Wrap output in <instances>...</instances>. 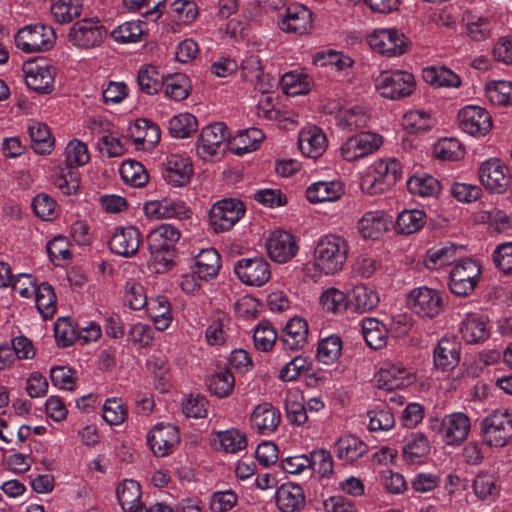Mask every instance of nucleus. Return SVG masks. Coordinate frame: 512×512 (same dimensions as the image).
I'll use <instances>...</instances> for the list:
<instances>
[{
    "label": "nucleus",
    "mask_w": 512,
    "mask_h": 512,
    "mask_svg": "<svg viewBox=\"0 0 512 512\" xmlns=\"http://www.w3.org/2000/svg\"><path fill=\"white\" fill-rule=\"evenodd\" d=\"M107 30L98 18H83L69 29L68 41L80 49H92L102 44Z\"/></svg>",
    "instance_id": "423d86ee"
},
{
    "label": "nucleus",
    "mask_w": 512,
    "mask_h": 512,
    "mask_svg": "<svg viewBox=\"0 0 512 512\" xmlns=\"http://www.w3.org/2000/svg\"><path fill=\"white\" fill-rule=\"evenodd\" d=\"M486 96L494 105L512 104V82L500 80L487 83Z\"/></svg>",
    "instance_id": "bf43d9fd"
},
{
    "label": "nucleus",
    "mask_w": 512,
    "mask_h": 512,
    "mask_svg": "<svg viewBox=\"0 0 512 512\" xmlns=\"http://www.w3.org/2000/svg\"><path fill=\"white\" fill-rule=\"evenodd\" d=\"M163 76L153 66H147L138 71L137 83L140 90L146 94L153 95L162 88Z\"/></svg>",
    "instance_id": "680f3d73"
},
{
    "label": "nucleus",
    "mask_w": 512,
    "mask_h": 512,
    "mask_svg": "<svg viewBox=\"0 0 512 512\" xmlns=\"http://www.w3.org/2000/svg\"><path fill=\"white\" fill-rule=\"evenodd\" d=\"M376 88L382 97L399 100L414 93L416 80L408 71H385L376 79Z\"/></svg>",
    "instance_id": "39448f33"
},
{
    "label": "nucleus",
    "mask_w": 512,
    "mask_h": 512,
    "mask_svg": "<svg viewBox=\"0 0 512 512\" xmlns=\"http://www.w3.org/2000/svg\"><path fill=\"white\" fill-rule=\"evenodd\" d=\"M458 247L451 243L438 244L427 251L425 266L437 270L456 262Z\"/></svg>",
    "instance_id": "ea45409f"
},
{
    "label": "nucleus",
    "mask_w": 512,
    "mask_h": 512,
    "mask_svg": "<svg viewBox=\"0 0 512 512\" xmlns=\"http://www.w3.org/2000/svg\"><path fill=\"white\" fill-rule=\"evenodd\" d=\"M234 272L243 284L253 287H261L271 278L270 264L263 257L238 260Z\"/></svg>",
    "instance_id": "ddd939ff"
},
{
    "label": "nucleus",
    "mask_w": 512,
    "mask_h": 512,
    "mask_svg": "<svg viewBox=\"0 0 512 512\" xmlns=\"http://www.w3.org/2000/svg\"><path fill=\"white\" fill-rule=\"evenodd\" d=\"M433 152L436 158L457 161L465 154L463 144L455 137H443L435 143Z\"/></svg>",
    "instance_id": "603ef678"
},
{
    "label": "nucleus",
    "mask_w": 512,
    "mask_h": 512,
    "mask_svg": "<svg viewBox=\"0 0 512 512\" xmlns=\"http://www.w3.org/2000/svg\"><path fill=\"white\" fill-rule=\"evenodd\" d=\"M65 158L67 167L83 166L90 160V155L86 144L78 139L71 140L65 148Z\"/></svg>",
    "instance_id": "e2e57ef3"
},
{
    "label": "nucleus",
    "mask_w": 512,
    "mask_h": 512,
    "mask_svg": "<svg viewBox=\"0 0 512 512\" xmlns=\"http://www.w3.org/2000/svg\"><path fill=\"white\" fill-rule=\"evenodd\" d=\"M481 267L477 261L464 258L456 262L450 271L449 288L457 296L471 294L479 282Z\"/></svg>",
    "instance_id": "0eeeda50"
},
{
    "label": "nucleus",
    "mask_w": 512,
    "mask_h": 512,
    "mask_svg": "<svg viewBox=\"0 0 512 512\" xmlns=\"http://www.w3.org/2000/svg\"><path fill=\"white\" fill-rule=\"evenodd\" d=\"M458 122L464 128H491L492 117L483 107L467 105L458 112Z\"/></svg>",
    "instance_id": "58836bf2"
},
{
    "label": "nucleus",
    "mask_w": 512,
    "mask_h": 512,
    "mask_svg": "<svg viewBox=\"0 0 512 512\" xmlns=\"http://www.w3.org/2000/svg\"><path fill=\"white\" fill-rule=\"evenodd\" d=\"M210 442L216 450L229 454H235L247 447L245 433L235 428L212 432Z\"/></svg>",
    "instance_id": "c756f323"
},
{
    "label": "nucleus",
    "mask_w": 512,
    "mask_h": 512,
    "mask_svg": "<svg viewBox=\"0 0 512 512\" xmlns=\"http://www.w3.org/2000/svg\"><path fill=\"white\" fill-rule=\"evenodd\" d=\"M180 231L172 224H161L152 229L147 242L151 253L168 252L180 239Z\"/></svg>",
    "instance_id": "cd10ccee"
},
{
    "label": "nucleus",
    "mask_w": 512,
    "mask_h": 512,
    "mask_svg": "<svg viewBox=\"0 0 512 512\" xmlns=\"http://www.w3.org/2000/svg\"><path fill=\"white\" fill-rule=\"evenodd\" d=\"M55 41L54 29L42 23L26 25L15 35L16 46L25 53L48 51Z\"/></svg>",
    "instance_id": "20e7f679"
},
{
    "label": "nucleus",
    "mask_w": 512,
    "mask_h": 512,
    "mask_svg": "<svg viewBox=\"0 0 512 512\" xmlns=\"http://www.w3.org/2000/svg\"><path fill=\"white\" fill-rule=\"evenodd\" d=\"M301 153L310 158L321 156L327 148V137L323 130H301L298 138Z\"/></svg>",
    "instance_id": "4c0bfd02"
},
{
    "label": "nucleus",
    "mask_w": 512,
    "mask_h": 512,
    "mask_svg": "<svg viewBox=\"0 0 512 512\" xmlns=\"http://www.w3.org/2000/svg\"><path fill=\"white\" fill-rule=\"evenodd\" d=\"M342 341L337 335H330L322 339L317 347V359L325 364H333L341 355Z\"/></svg>",
    "instance_id": "4d7b16f0"
},
{
    "label": "nucleus",
    "mask_w": 512,
    "mask_h": 512,
    "mask_svg": "<svg viewBox=\"0 0 512 512\" xmlns=\"http://www.w3.org/2000/svg\"><path fill=\"white\" fill-rule=\"evenodd\" d=\"M265 247L269 257L278 263H285L297 253L293 236L285 231L275 230L268 236Z\"/></svg>",
    "instance_id": "aec40b11"
},
{
    "label": "nucleus",
    "mask_w": 512,
    "mask_h": 512,
    "mask_svg": "<svg viewBox=\"0 0 512 512\" xmlns=\"http://www.w3.org/2000/svg\"><path fill=\"white\" fill-rule=\"evenodd\" d=\"M308 340V323L300 317L291 318L285 325L281 342L284 349L298 351L306 345Z\"/></svg>",
    "instance_id": "c85d7f7f"
},
{
    "label": "nucleus",
    "mask_w": 512,
    "mask_h": 512,
    "mask_svg": "<svg viewBox=\"0 0 512 512\" xmlns=\"http://www.w3.org/2000/svg\"><path fill=\"white\" fill-rule=\"evenodd\" d=\"M391 224V218L382 210L366 212L358 221V231L365 239H379Z\"/></svg>",
    "instance_id": "a878e982"
},
{
    "label": "nucleus",
    "mask_w": 512,
    "mask_h": 512,
    "mask_svg": "<svg viewBox=\"0 0 512 512\" xmlns=\"http://www.w3.org/2000/svg\"><path fill=\"white\" fill-rule=\"evenodd\" d=\"M279 84L286 95L298 96L310 91L311 79L306 74L292 71L285 73L279 80Z\"/></svg>",
    "instance_id": "de8ad7c7"
},
{
    "label": "nucleus",
    "mask_w": 512,
    "mask_h": 512,
    "mask_svg": "<svg viewBox=\"0 0 512 512\" xmlns=\"http://www.w3.org/2000/svg\"><path fill=\"white\" fill-rule=\"evenodd\" d=\"M207 404V399L204 396L189 394L182 399V412L188 418H205L207 416Z\"/></svg>",
    "instance_id": "774afa93"
},
{
    "label": "nucleus",
    "mask_w": 512,
    "mask_h": 512,
    "mask_svg": "<svg viewBox=\"0 0 512 512\" xmlns=\"http://www.w3.org/2000/svg\"><path fill=\"white\" fill-rule=\"evenodd\" d=\"M423 80L435 87H459L461 84L460 77L452 70L441 67H426L422 71Z\"/></svg>",
    "instance_id": "a18cd8bd"
},
{
    "label": "nucleus",
    "mask_w": 512,
    "mask_h": 512,
    "mask_svg": "<svg viewBox=\"0 0 512 512\" xmlns=\"http://www.w3.org/2000/svg\"><path fill=\"white\" fill-rule=\"evenodd\" d=\"M320 304L326 311L342 312L349 308V296L337 288H328L322 292Z\"/></svg>",
    "instance_id": "052dcab7"
},
{
    "label": "nucleus",
    "mask_w": 512,
    "mask_h": 512,
    "mask_svg": "<svg viewBox=\"0 0 512 512\" xmlns=\"http://www.w3.org/2000/svg\"><path fill=\"white\" fill-rule=\"evenodd\" d=\"M431 451L428 437L419 431L408 434L404 439L402 455L408 464H423Z\"/></svg>",
    "instance_id": "b1692460"
},
{
    "label": "nucleus",
    "mask_w": 512,
    "mask_h": 512,
    "mask_svg": "<svg viewBox=\"0 0 512 512\" xmlns=\"http://www.w3.org/2000/svg\"><path fill=\"white\" fill-rule=\"evenodd\" d=\"M349 308L357 313H365L377 307L380 299L378 292L371 286L358 284L349 294Z\"/></svg>",
    "instance_id": "72a5a7b5"
},
{
    "label": "nucleus",
    "mask_w": 512,
    "mask_h": 512,
    "mask_svg": "<svg viewBox=\"0 0 512 512\" xmlns=\"http://www.w3.org/2000/svg\"><path fill=\"white\" fill-rule=\"evenodd\" d=\"M263 130H239L238 135L233 138V150L237 155L252 152L259 147L264 140Z\"/></svg>",
    "instance_id": "864d4df0"
},
{
    "label": "nucleus",
    "mask_w": 512,
    "mask_h": 512,
    "mask_svg": "<svg viewBox=\"0 0 512 512\" xmlns=\"http://www.w3.org/2000/svg\"><path fill=\"white\" fill-rule=\"evenodd\" d=\"M277 333L274 327L267 321H261L254 329L253 341L256 349L267 352L276 342Z\"/></svg>",
    "instance_id": "0e129e2a"
},
{
    "label": "nucleus",
    "mask_w": 512,
    "mask_h": 512,
    "mask_svg": "<svg viewBox=\"0 0 512 512\" xmlns=\"http://www.w3.org/2000/svg\"><path fill=\"white\" fill-rule=\"evenodd\" d=\"M470 428V419L465 413L447 414L441 421V439L446 445L458 446L467 439Z\"/></svg>",
    "instance_id": "2eb2a0df"
},
{
    "label": "nucleus",
    "mask_w": 512,
    "mask_h": 512,
    "mask_svg": "<svg viewBox=\"0 0 512 512\" xmlns=\"http://www.w3.org/2000/svg\"><path fill=\"white\" fill-rule=\"evenodd\" d=\"M243 203L237 199L217 201L209 211V226L215 233L230 230L244 215Z\"/></svg>",
    "instance_id": "1a4fd4ad"
},
{
    "label": "nucleus",
    "mask_w": 512,
    "mask_h": 512,
    "mask_svg": "<svg viewBox=\"0 0 512 512\" xmlns=\"http://www.w3.org/2000/svg\"><path fill=\"white\" fill-rule=\"evenodd\" d=\"M117 498L123 512H131L141 507V488L138 482L126 479L116 489Z\"/></svg>",
    "instance_id": "79ce46f5"
},
{
    "label": "nucleus",
    "mask_w": 512,
    "mask_h": 512,
    "mask_svg": "<svg viewBox=\"0 0 512 512\" xmlns=\"http://www.w3.org/2000/svg\"><path fill=\"white\" fill-rule=\"evenodd\" d=\"M402 166L395 158H380L372 162L360 181L361 190L369 195L381 194L401 177Z\"/></svg>",
    "instance_id": "f03ea898"
},
{
    "label": "nucleus",
    "mask_w": 512,
    "mask_h": 512,
    "mask_svg": "<svg viewBox=\"0 0 512 512\" xmlns=\"http://www.w3.org/2000/svg\"><path fill=\"white\" fill-rule=\"evenodd\" d=\"M348 242L337 234L319 238L314 248L313 265L325 275H334L342 270L348 255Z\"/></svg>",
    "instance_id": "f257e3e1"
},
{
    "label": "nucleus",
    "mask_w": 512,
    "mask_h": 512,
    "mask_svg": "<svg viewBox=\"0 0 512 512\" xmlns=\"http://www.w3.org/2000/svg\"><path fill=\"white\" fill-rule=\"evenodd\" d=\"M121 179L132 187H143L149 176L144 166L135 160H125L119 168Z\"/></svg>",
    "instance_id": "8fccbe9b"
},
{
    "label": "nucleus",
    "mask_w": 512,
    "mask_h": 512,
    "mask_svg": "<svg viewBox=\"0 0 512 512\" xmlns=\"http://www.w3.org/2000/svg\"><path fill=\"white\" fill-rule=\"evenodd\" d=\"M276 505L281 512H298L305 506V494L299 484L283 483L275 492Z\"/></svg>",
    "instance_id": "bb28decb"
},
{
    "label": "nucleus",
    "mask_w": 512,
    "mask_h": 512,
    "mask_svg": "<svg viewBox=\"0 0 512 512\" xmlns=\"http://www.w3.org/2000/svg\"><path fill=\"white\" fill-rule=\"evenodd\" d=\"M460 359V345L454 337H442L433 352V362L436 369L452 370Z\"/></svg>",
    "instance_id": "393cba45"
},
{
    "label": "nucleus",
    "mask_w": 512,
    "mask_h": 512,
    "mask_svg": "<svg viewBox=\"0 0 512 512\" xmlns=\"http://www.w3.org/2000/svg\"><path fill=\"white\" fill-rule=\"evenodd\" d=\"M179 442V430L172 424H157L147 434L149 448L157 457L172 453Z\"/></svg>",
    "instance_id": "4468645a"
},
{
    "label": "nucleus",
    "mask_w": 512,
    "mask_h": 512,
    "mask_svg": "<svg viewBox=\"0 0 512 512\" xmlns=\"http://www.w3.org/2000/svg\"><path fill=\"white\" fill-rule=\"evenodd\" d=\"M82 0H56L51 5V14L60 24L70 23L81 15Z\"/></svg>",
    "instance_id": "3c124183"
},
{
    "label": "nucleus",
    "mask_w": 512,
    "mask_h": 512,
    "mask_svg": "<svg viewBox=\"0 0 512 512\" xmlns=\"http://www.w3.org/2000/svg\"><path fill=\"white\" fill-rule=\"evenodd\" d=\"M383 144V137L373 130H360L347 138L340 151L346 161H355L376 152Z\"/></svg>",
    "instance_id": "6e6552de"
},
{
    "label": "nucleus",
    "mask_w": 512,
    "mask_h": 512,
    "mask_svg": "<svg viewBox=\"0 0 512 512\" xmlns=\"http://www.w3.org/2000/svg\"><path fill=\"white\" fill-rule=\"evenodd\" d=\"M476 497L484 502H493L500 494V486L497 478L492 473H479L472 483Z\"/></svg>",
    "instance_id": "37998d69"
},
{
    "label": "nucleus",
    "mask_w": 512,
    "mask_h": 512,
    "mask_svg": "<svg viewBox=\"0 0 512 512\" xmlns=\"http://www.w3.org/2000/svg\"><path fill=\"white\" fill-rule=\"evenodd\" d=\"M280 421L281 414L279 410L267 402L257 405L250 415L251 428L264 436L275 432Z\"/></svg>",
    "instance_id": "4be33fe9"
},
{
    "label": "nucleus",
    "mask_w": 512,
    "mask_h": 512,
    "mask_svg": "<svg viewBox=\"0 0 512 512\" xmlns=\"http://www.w3.org/2000/svg\"><path fill=\"white\" fill-rule=\"evenodd\" d=\"M35 295V303L38 312L44 319H50L56 313V294L52 286L46 282L38 285Z\"/></svg>",
    "instance_id": "49530a36"
},
{
    "label": "nucleus",
    "mask_w": 512,
    "mask_h": 512,
    "mask_svg": "<svg viewBox=\"0 0 512 512\" xmlns=\"http://www.w3.org/2000/svg\"><path fill=\"white\" fill-rule=\"evenodd\" d=\"M370 119L364 108L353 107L340 110L336 116V125L340 128H364Z\"/></svg>",
    "instance_id": "6e6d98bb"
},
{
    "label": "nucleus",
    "mask_w": 512,
    "mask_h": 512,
    "mask_svg": "<svg viewBox=\"0 0 512 512\" xmlns=\"http://www.w3.org/2000/svg\"><path fill=\"white\" fill-rule=\"evenodd\" d=\"M407 303L410 309L421 318H434L444 308L442 293L427 286L411 290L407 296Z\"/></svg>",
    "instance_id": "9d476101"
},
{
    "label": "nucleus",
    "mask_w": 512,
    "mask_h": 512,
    "mask_svg": "<svg viewBox=\"0 0 512 512\" xmlns=\"http://www.w3.org/2000/svg\"><path fill=\"white\" fill-rule=\"evenodd\" d=\"M226 130H201L196 151L205 162L213 161L224 155L228 149Z\"/></svg>",
    "instance_id": "f3484780"
},
{
    "label": "nucleus",
    "mask_w": 512,
    "mask_h": 512,
    "mask_svg": "<svg viewBox=\"0 0 512 512\" xmlns=\"http://www.w3.org/2000/svg\"><path fill=\"white\" fill-rule=\"evenodd\" d=\"M144 22L127 21L111 32V37L118 43H136L139 42L144 34L142 25Z\"/></svg>",
    "instance_id": "13d9d810"
},
{
    "label": "nucleus",
    "mask_w": 512,
    "mask_h": 512,
    "mask_svg": "<svg viewBox=\"0 0 512 512\" xmlns=\"http://www.w3.org/2000/svg\"><path fill=\"white\" fill-rule=\"evenodd\" d=\"M489 332L490 327L486 318L476 313L466 315L460 324V334L468 344H475L486 340Z\"/></svg>",
    "instance_id": "2f4dec72"
},
{
    "label": "nucleus",
    "mask_w": 512,
    "mask_h": 512,
    "mask_svg": "<svg viewBox=\"0 0 512 512\" xmlns=\"http://www.w3.org/2000/svg\"><path fill=\"white\" fill-rule=\"evenodd\" d=\"M143 211L146 217L152 220L186 218L190 214V209L183 201L172 198L147 201L144 203Z\"/></svg>",
    "instance_id": "a211bd4d"
},
{
    "label": "nucleus",
    "mask_w": 512,
    "mask_h": 512,
    "mask_svg": "<svg viewBox=\"0 0 512 512\" xmlns=\"http://www.w3.org/2000/svg\"><path fill=\"white\" fill-rule=\"evenodd\" d=\"M363 337L372 349H381L386 345L388 332L383 323L376 318H364L361 321Z\"/></svg>",
    "instance_id": "c03bdc74"
},
{
    "label": "nucleus",
    "mask_w": 512,
    "mask_h": 512,
    "mask_svg": "<svg viewBox=\"0 0 512 512\" xmlns=\"http://www.w3.org/2000/svg\"><path fill=\"white\" fill-rule=\"evenodd\" d=\"M54 185L64 195H73L77 192L80 186V176L76 169L65 167L61 168L59 174L54 180Z\"/></svg>",
    "instance_id": "69168bd1"
},
{
    "label": "nucleus",
    "mask_w": 512,
    "mask_h": 512,
    "mask_svg": "<svg viewBox=\"0 0 512 512\" xmlns=\"http://www.w3.org/2000/svg\"><path fill=\"white\" fill-rule=\"evenodd\" d=\"M147 313L158 331L166 330L172 323L171 305L166 296L158 295L149 299Z\"/></svg>",
    "instance_id": "c9c22d12"
},
{
    "label": "nucleus",
    "mask_w": 512,
    "mask_h": 512,
    "mask_svg": "<svg viewBox=\"0 0 512 512\" xmlns=\"http://www.w3.org/2000/svg\"><path fill=\"white\" fill-rule=\"evenodd\" d=\"M344 194V186L339 180L318 181L306 190V197L311 203L334 202Z\"/></svg>",
    "instance_id": "473e14b6"
},
{
    "label": "nucleus",
    "mask_w": 512,
    "mask_h": 512,
    "mask_svg": "<svg viewBox=\"0 0 512 512\" xmlns=\"http://www.w3.org/2000/svg\"><path fill=\"white\" fill-rule=\"evenodd\" d=\"M407 189L414 196L427 198L437 196L441 186L439 181L433 176L420 173L411 176L407 180Z\"/></svg>",
    "instance_id": "a19ab883"
},
{
    "label": "nucleus",
    "mask_w": 512,
    "mask_h": 512,
    "mask_svg": "<svg viewBox=\"0 0 512 512\" xmlns=\"http://www.w3.org/2000/svg\"><path fill=\"white\" fill-rule=\"evenodd\" d=\"M54 335L58 345L68 347L78 340V328L69 318H59L54 325Z\"/></svg>",
    "instance_id": "338daca9"
},
{
    "label": "nucleus",
    "mask_w": 512,
    "mask_h": 512,
    "mask_svg": "<svg viewBox=\"0 0 512 512\" xmlns=\"http://www.w3.org/2000/svg\"><path fill=\"white\" fill-rule=\"evenodd\" d=\"M368 446L355 435H346L336 442L335 453L339 459L353 463L366 455Z\"/></svg>",
    "instance_id": "e433bc0d"
},
{
    "label": "nucleus",
    "mask_w": 512,
    "mask_h": 512,
    "mask_svg": "<svg viewBox=\"0 0 512 512\" xmlns=\"http://www.w3.org/2000/svg\"><path fill=\"white\" fill-rule=\"evenodd\" d=\"M165 95L175 101H182L187 98L189 92V79L182 73L169 75L162 83Z\"/></svg>",
    "instance_id": "5fc2aeb1"
},
{
    "label": "nucleus",
    "mask_w": 512,
    "mask_h": 512,
    "mask_svg": "<svg viewBox=\"0 0 512 512\" xmlns=\"http://www.w3.org/2000/svg\"><path fill=\"white\" fill-rule=\"evenodd\" d=\"M367 41L374 51L388 57L400 56L408 47V38L395 28L377 29L368 36Z\"/></svg>",
    "instance_id": "9b49d317"
},
{
    "label": "nucleus",
    "mask_w": 512,
    "mask_h": 512,
    "mask_svg": "<svg viewBox=\"0 0 512 512\" xmlns=\"http://www.w3.org/2000/svg\"><path fill=\"white\" fill-rule=\"evenodd\" d=\"M481 432L483 443L488 446H506L512 439V412L508 409L492 411L483 419Z\"/></svg>",
    "instance_id": "7ed1b4c3"
},
{
    "label": "nucleus",
    "mask_w": 512,
    "mask_h": 512,
    "mask_svg": "<svg viewBox=\"0 0 512 512\" xmlns=\"http://www.w3.org/2000/svg\"><path fill=\"white\" fill-rule=\"evenodd\" d=\"M374 378L377 387L387 391L408 386L413 380L412 373L405 366L388 361L381 365Z\"/></svg>",
    "instance_id": "dca6fc26"
},
{
    "label": "nucleus",
    "mask_w": 512,
    "mask_h": 512,
    "mask_svg": "<svg viewBox=\"0 0 512 512\" xmlns=\"http://www.w3.org/2000/svg\"><path fill=\"white\" fill-rule=\"evenodd\" d=\"M220 255L215 248L202 249L194 258L193 273L199 279L209 280L216 277L220 270Z\"/></svg>",
    "instance_id": "f704fd0d"
},
{
    "label": "nucleus",
    "mask_w": 512,
    "mask_h": 512,
    "mask_svg": "<svg viewBox=\"0 0 512 512\" xmlns=\"http://www.w3.org/2000/svg\"><path fill=\"white\" fill-rule=\"evenodd\" d=\"M163 165L162 176L167 183L174 187H182L189 183L193 175V165L188 157L171 154Z\"/></svg>",
    "instance_id": "6ab92c4d"
},
{
    "label": "nucleus",
    "mask_w": 512,
    "mask_h": 512,
    "mask_svg": "<svg viewBox=\"0 0 512 512\" xmlns=\"http://www.w3.org/2000/svg\"><path fill=\"white\" fill-rule=\"evenodd\" d=\"M140 243V232L134 226L115 228L109 240L111 251L122 257L135 255L139 249Z\"/></svg>",
    "instance_id": "412c9836"
},
{
    "label": "nucleus",
    "mask_w": 512,
    "mask_h": 512,
    "mask_svg": "<svg viewBox=\"0 0 512 512\" xmlns=\"http://www.w3.org/2000/svg\"><path fill=\"white\" fill-rule=\"evenodd\" d=\"M27 86L38 93H50L53 89L54 74L47 64H28L24 68Z\"/></svg>",
    "instance_id": "7c9ffc66"
},
{
    "label": "nucleus",
    "mask_w": 512,
    "mask_h": 512,
    "mask_svg": "<svg viewBox=\"0 0 512 512\" xmlns=\"http://www.w3.org/2000/svg\"><path fill=\"white\" fill-rule=\"evenodd\" d=\"M481 184L493 193H503L510 186L508 167L499 158L493 157L483 161L478 169Z\"/></svg>",
    "instance_id": "f8f14e48"
},
{
    "label": "nucleus",
    "mask_w": 512,
    "mask_h": 512,
    "mask_svg": "<svg viewBox=\"0 0 512 512\" xmlns=\"http://www.w3.org/2000/svg\"><path fill=\"white\" fill-rule=\"evenodd\" d=\"M426 222V214L419 209H406L398 214L396 229L399 233L409 235L419 231Z\"/></svg>",
    "instance_id": "09e8293b"
},
{
    "label": "nucleus",
    "mask_w": 512,
    "mask_h": 512,
    "mask_svg": "<svg viewBox=\"0 0 512 512\" xmlns=\"http://www.w3.org/2000/svg\"><path fill=\"white\" fill-rule=\"evenodd\" d=\"M279 26L288 33H308L312 28V12L302 5H292L286 9Z\"/></svg>",
    "instance_id": "5701e85b"
}]
</instances>
